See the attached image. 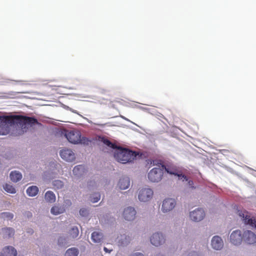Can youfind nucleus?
Returning <instances> with one entry per match:
<instances>
[{
    "label": "nucleus",
    "mask_w": 256,
    "mask_h": 256,
    "mask_svg": "<svg viewBox=\"0 0 256 256\" xmlns=\"http://www.w3.org/2000/svg\"><path fill=\"white\" fill-rule=\"evenodd\" d=\"M38 191L39 190L38 186H29L27 188L26 192L28 196L33 197L37 195V194L38 192Z\"/></svg>",
    "instance_id": "5701e85b"
},
{
    "label": "nucleus",
    "mask_w": 256,
    "mask_h": 256,
    "mask_svg": "<svg viewBox=\"0 0 256 256\" xmlns=\"http://www.w3.org/2000/svg\"><path fill=\"white\" fill-rule=\"evenodd\" d=\"M4 190L6 192H9L10 194H14L16 192V190L14 186H12L8 184H6L4 186Z\"/></svg>",
    "instance_id": "473e14b6"
},
{
    "label": "nucleus",
    "mask_w": 256,
    "mask_h": 256,
    "mask_svg": "<svg viewBox=\"0 0 256 256\" xmlns=\"http://www.w3.org/2000/svg\"><path fill=\"white\" fill-rule=\"evenodd\" d=\"M153 164L158 166L152 168L148 174V180L152 182H160L164 175L163 169L160 168L162 166L161 161H153Z\"/></svg>",
    "instance_id": "7ed1b4c3"
},
{
    "label": "nucleus",
    "mask_w": 256,
    "mask_h": 256,
    "mask_svg": "<svg viewBox=\"0 0 256 256\" xmlns=\"http://www.w3.org/2000/svg\"><path fill=\"white\" fill-rule=\"evenodd\" d=\"M154 256H166L160 252H159V253L156 254L154 255Z\"/></svg>",
    "instance_id": "a19ab883"
},
{
    "label": "nucleus",
    "mask_w": 256,
    "mask_h": 256,
    "mask_svg": "<svg viewBox=\"0 0 256 256\" xmlns=\"http://www.w3.org/2000/svg\"><path fill=\"white\" fill-rule=\"evenodd\" d=\"M104 144L108 147L114 150V151L118 148L116 144H114L113 142H112L111 141L108 139L104 140Z\"/></svg>",
    "instance_id": "2f4dec72"
},
{
    "label": "nucleus",
    "mask_w": 256,
    "mask_h": 256,
    "mask_svg": "<svg viewBox=\"0 0 256 256\" xmlns=\"http://www.w3.org/2000/svg\"><path fill=\"white\" fill-rule=\"evenodd\" d=\"M74 175L78 177H80L86 172V170L84 165L76 166L72 170Z\"/></svg>",
    "instance_id": "f3484780"
},
{
    "label": "nucleus",
    "mask_w": 256,
    "mask_h": 256,
    "mask_svg": "<svg viewBox=\"0 0 256 256\" xmlns=\"http://www.w3.org/2000/svg\"><path fill=\"white\" fill-rule=\"evenodd\" d=\"M129 256H144V255L142 252H136L131 254Z\"/></svg>",
    "instance_id": "4c0bfd02"
},
{
    "label": "nucleus",
    "mask_w": 256,
    "mask_h": 256,
    "mask_svg": "<svg viewBox=\"0 0 256 256\" xmlns=\"http://www.w3.org/2000/svg\"><path fill=\"white\" fill-rule=\"evenodd\" d=\"M69 110H70L72 112V110H74L70 108H69Z\"/></svg>",
    "instance_id": "a18cd8bd"
},
{
    "label": "nucleus",
    "mask_w": 256,
    "mask_h": 256,
    "mask_svg": "<svg viewBox=\"0 0 256 256\" xmlns=\"http://www.w3.org/2000/svg\"><path fill=\"white\" fill-rule=\"evenodd\" d=\"M69 110H70L72 112V110H74L70 108H69Z\"/></svg>",
    "instance_id": "49530a36"
},
{
    "label": "nucleus",
    "mask_w": 256,
    "mask_h": 256,
    "mask_svg": "<svg viewBox=\"0 0 256 256\" xmlns=\"http://www.w3.org/2000/svg\"><path fill=\"white\" fill-rule=\"evenodd\" d=\"M104 250L105 252L108 253H110L112 251V250L108 249L106 247H104Z\"/></svg>",
    "instance_id": "ea45409f"
},
{
    "label": "nucleus",
    "mask_w": 256,
    "mask_h": 256,
    "mask_svg": "<svg viewBox=\"0 0 256 256\" xmlns=\"http://www.w3.org/2000/svg\"><path fill=\"white\" fill-rule=\"evenodd\" d=\"M44 199L48 202L54 203L55 202L56 200V195L53 192L48 190L44 194Z\"/></svg>",
    "instance_id": "4be33fe9"
},
{
    "label": "nucleus",
    "mask_w": 256,
    "mask_h": 256,
    "mask_svg": "<svg viewBox=\"0 0 256 256\" xmlns=\"http://www.w3.org/2000/svg\"><path fill=\"white\" fill-rule=\"evenodd\" d=\"M20 92H10L8 94L10 98H14L17 96V95L20 94Z\"/></svg>",
    "instance_id": "e433bc0d"
},
{
    "label": "nucleus",
    "mask_w": 256,
    "mask_h": 256,
    "mask_svg": "<svg viewBox=\"0 0 256 256\" xmlns=\"http://www.w3.org/2000/svg\"><path fill=\"white\" fill-rule=\"evenodd\" d=\"M60 154L63 160L68 162H72L75 159L74 154L70 149L61 150Z\"/></svg>",
    "instance_id": "dca6fc26"
},
{
    "label": "nucleus",
    "mask_w": 256,
    "mask_h": 256,
    "mask_svg": "<svg viewBox=\"0 0 256 256\" xmlns=\"http://www.w3.org/2000/svg\"><path fill=\"white\" fill-rule=\"evenodd\" d=\"M28 217L32 216V214L31 212H28Z\"/></svg>",
    "instance_id": "37998d69"
},
{
    "label": "nucleus",
    "mask_w": 256,
    "mask_h": 256,
    "mask_svg": "<svg viewBox=\"0 0 256 256\" xmlns=\"http://www.w3.org/2000/svg\"><path fill=\"white\" fill-rule=\"evenodd\" d=\"M238 213L245 225L256 228V216L246 210H238Z\"/></svg>",
    "instance_id": "20e7f679"
},
{
    "label": "nucleus",
    "mask_w": 256,
    "mask_h": 256,
    "mask_svg": "<svg viewBox=\"0 0 256 256\" xmlns=\"http://www.w3.org/2000/svg\"><path fill=\"white\" fill-rule=\"evenodd\" d=\"M150 244L156 247L163 245L166 242V236L161 232H155L150 236Z\"/></svg>",
    "instance_id": "423d86ee"
},
{
    "label": "nucleus",
    "mask_w": 256,
    "mask_h": 256,
    "mask_svg": "<svg viewBox=\"0 0 256 256\" xmlns=\"http://www.w3.org/2000/svg\"><path fill=\"white\" fill-rule=\"evenodd\" d=\"M230 242L233 244L235 246L240 245L242 240H243L241 231L239 230L233 231L230 235Z\"/></svg>",
    "instance_id": "f8f14e48"
},
{
    "label": "nucleus",
    "mask_w": 256,
    "mask_h": 256,
    "mask_svg": "<svg viewBox=\"0 0 256 256\" xmlns=\"http://www.w3.org/2000/svg\"><path fill=\"white\" fill-rule=\"evenodd\" d=\"M72 112L74 113V114H78V112L76 110H72Z\"/></svg>",
    "instance_id": "79ce46f5"
},
{
    "label": "nucleus",
    "mask_w": 256,
    "mask_h": 256,
    "mask_svg": "<svg viewBox=\"0 0 256 256\" xmlns=\"http://www.w3.org/2000/svg\"><path fill=\"white\" fill-rule=\"evenodd\" d=\"M58 244L61 247L66 246L68 244L66 238L64 236H60L58 240Z\"/></svg>",
    "instance_id": "c85d7f7f"
},
{
    "label": "nucleus",
    "mask_w": 256,
    "mask_h": 256,
    "mask_svg": "<svg viewBox=\"0 0 256 256\" xmlns=\"http://www.w3.org/2000/svg\"><path fill=\"white\" fill-rule=\"evenodd\" d=\"M205 216V212L202 208H196L190 212V220L195 222H200Z\"/></svg>",
    "instance_id": "1a4fd4ad"
},
{
    "label": "nucleus",
    "mask_w": 256,
    "mask_h": 256,
    "mask_svg": "<svg viewBox=\"0 0 256 256\" xmlns=\"http://www.w3.org/2000/svg\"><path fill=\"white\" fill-rule=\"evenodd\" d=\"M186 256H204V252L202 250H191L188 252Z\"/></svg>",
    "instance_id": "cd10ccee"
},
{
    "label": "nucleus",
    "mask_w": 256,
    "mask_h": 256,
    "mask_svg": "<svg viewBox=\"0 0 256 256\" xmlns=\"http://www.w3.org/2000/svg\"><path fill=\"white\" fill-rule=\"evenodd\" d=\"M210 246L214 250H220L224 246V240L220 236H214L212 238Z\"/></svg>",
    "instance_id": "9b49d317"
},
{
    "label": "nucleus",
    "mask_w": 256,
    "mask_h": 256,
    "mask_svg": "<svg viewBox=\"0 0 256 256\" xmlns=\"http://www.w3.org/2000/svg\"><path fill=\"white\" fill-rule=\"evenodd\" d=\"M243 240L248 244L256 243V234L250 230H245L242 235Z\"/></svg>",
    "instance_id": "ddd939ff"
},
{
    "label": "nucleus",
    "mask_w": 256,
    "mask_h": 256,
    "mask_svg": "<svg viewBox=\"0 0 256 256\" xmlns=\"http://www.w3.org/2000/svg\"><path fill=\"white\" fill-rule=\"evenodd\" d=\"M124 119L126 120H128V121H130V120H128V118H126L124 116H122Z\"/></svg>",
    "instance_id": "c03bdc74"
},
{
    "label": "nucleus",
    "mask_w": 256,
    "mask_h": 256,
    "mask_svg": "<svg viewBox=\"0 0 256 256\" xmlns=\"http://www.w3.org/2000/svg\"><path fill=\"white\" fill-rule=\"evenodd\" d=\"M117 238L118 246L122 247L128 246L132 240V236L126 234H120Z\"/></svg>",
    "instance_id": "2eb2a0df"
},
{
    "label": "nucleus",
    "mask_w": 256,
    "mask_h": 256,
    "mask_svg": "<svg viewBox=\"0 0 256 256\" xmlns=\"http://www.w3.org/2000/svg\"><path fill=\"white\" fill-rule=\"evenodd\" d=\"M176 202L172 198H166L164 200L162 206V210L163 212L166 213L171 211L176 206Z\"/></svg>",
    "instance_id": "9d476101"
},
{
    "label": "nucleus",
    "mask_w": 256,
    "mask_h": 256,
    "mask_svg": "<svg viewBox=\"0 0 256 256\" xmlns=\"http://www.w3.org/2000/svg\"><path fill=\"white\" fill-rule=\"evenodd\" d=\"M103 236L102 233L99 232H94L91 235V239L94 242L96 243L100 242Z\"/></svg>",
    "instance_id": "b1692460"
},
{
    "label": "nucleus",
    "mask_w": 256,
    "mask_h": 256,
    "mask_svg": "<svg viewBox=\"0 0 256 256\" xmlns=\"http://www.w3.org/2000/svg\"><path fill=\"white\" fill-rule=\"evenodd\" d=\"M69 234L72 238H76L79 234V230L77 226H74L69 230Z\"/></svg>",
    "instance_id": "bb28decb"
},
{
    "label": "nucleus",
    "mask_w": 256,
    "mask_h": 256,
    "mask_svg": "<svg viewBox=\"0 0 256 256\" xmlns=\"http://www.w3.org/2000/svg\"><path fill=\"white\" fill-rule=\"evenodd\" d=\"M162 167L163 170H164L168 174L177 176L179 180H188V176L180 172L175 166H166L162 164Z\"/></svg>",
    "instance_id": "39448f33"
},
{
    "label": "nucleus",
    "mask_w": 256,
    "mask_h": 256,
    "mask_svg": "<svg viewBox=\"0 0 256 256\" xmlns=\"http://www.w3.org/2000/svg\"><path fill=\"white\" fill-rule=\"evenodd\" d=\"M64 211V207L62 206L55 205L50 209V212L55 216L62 214Z\"/></svg>",
    "instance_id": "412c9836"
},
{
    "label": "nucleus",
    "mask_w": 256,
    "mask_h": 256,
    "mask_svg": "<svg viewBox=\"0 0 256 256\" xmlns=\"http://www.w3.org/2000/svg\"><path fill=\"white\" fill-rule=\"evenodd\" d=\"M153 191L150 188H142L139 190L138 192V198L140 201L146 202L149 201L153 196Z\"/></svg>",
    "instance_id": "0eeeda50"
},
{
    "label": "nucleus",
    "mask_w": 256,
    "mask_h": 256,
    "mask_svg": "<svg viewBox=\"0 0 256 256\" xmlns=\"http://www.w3.org/2000/svg\"><path fill=\"white\" fill-rule=\"evenodd\" d=\"M136 214V212L134 208L128 206L124 209L123 216L126 220L132 221L135 218Z\"/></svg>",
    "instance_id": "4468645a"
},
{
    "label": "nucleus",
    "mask_w": 256,
    "mask_h": 256,
    "mask_svg": "<svg viewBox=\"0 0 256 256\" xmlns=\"http://www.w3.org/2000/svg\"><path fill=\"white\" fill-rule=\"evenodd\" d=\"M90 142V140H89L88 138L85 136H82L80 134V140H78V144H83L84 145H88Z\"/></svg>",
    "instance_id": "f704fd0d"
},
{
    "label": "nucleus",
    "mask_w": 256,
    "mask_h": 256,
    "mask_svg": "<svg viewBox=\"0 0 256 256\" xmlns=\"http://www.w3.org/2000/svg\"><path fill=\"white\" fill-rule=\"evenodd\" d=\"M65 136L69 142L78 144L80 136V132L78 130H70L66 132Z\"/></svg>",
    "instance_id": "6e6552de"
},
{
    "label": "nucleus",
    "mask_w": 256,
    "mask_h": 256,
    "mask_svg": "<svg viewBox=\"0 0 256 256\" xmlns=\"http://www.w3.org/2000/svg\"><path fill=\"white\" fill-rule=\"evenodd\" d=\"M79 212L80 214L82 216H86L88 214V211L85 208H80Z\"/></svg>",
    "instance_id": "c9c22d12"
},
{
    "label": "nucleus",
    "mask_w": 256,
    "mask_h": 256,
    "mask_svg": "<svg viewBox=\"0 0 256 256\" xmlns=\"http://www.w3.org/2000/svg\"><path fill=\"white\" fill-rule=\"evenodd\" d=\"M69 108H70V107L68 106H66V109L68 110H69Z\"/></svg>",
    "instance_id": "de8ad7c7"
},
{
    "label": "nucleus",
    "mask_w": 256,
    "mask_h": 256,
    "mask_svg": "<svg viewBox=\"0 0 256 256\" xmlns=\"http://www.w3.org/2000/svg\"><path fill=\"white\" fill-rule=\"evenodd\" d=\"M118 186L120 190H126L130 186V179L128 177H122L120 179Z\"/></svg>",
    "instance_id": "a211bd4d"
},
{
    "label": "nucleus",
    "mask_w": 256,
    "mask_h": 256,
    "mask_svg": "<svg viewBox=\"0 0 256 256\" xmlns=\"http://www.w3.org/2000/svg\"><path fill=\"white\" fill-rule=\"evenodd\" d=\"M0 256H4L3 254L0 252Z\"/></svg>",
    "instance_id": "09e8293b"
},
{
    "label": "nucleus",
    "mask_w": 256,
    "mask_h": 256,
    "mask_svg": "<svg viewBox=\"0 0 256 256\" xmlns=\"http://www.w3.org/2000/svg\"><path fill=\"white\" fill-rule=\"evenodd\" d=\"M79 254L78 250L76 248H68L66 252L65 256H78Z\"/></svg>",
    "instance_id": "a878e982"
},
{
    "label": "nucleus",
    "mask_w": 256,
    "mask_h": 256,
    "mask_svg": "<svg viewBox=\"0 0 256 256\" xmlns=\"http://www.w3.org/2000/svg\"><path fill=\"white\" fill-rule=\"evenodd\" d=\"M2 217L7 220H11L14 218L13 214L10 212H3L1 214Z\"/></svg>",
    "instance_id": "72a5a7b5"
},
{
    "label": "nucleus",
    "mask_w": 256,
    "mask_h": 256,
    "mask_svg": "<svg viewBox=\"0 0 256 256\" xmlns=\"http://www.w3.org/2000/svg\"><path fill=\"white\" fill-rule=\"evenodd\" d=\"M4 256H17L16 250L12 246H6L3 249Z\"/></svg>",
    "instance_id": "6ab92c4d"
},
{
    "label": "nucleus",
    "mask_w": 256,
    "mask_h": 256,
    "mask_svg": "<svg viewBox=\"0 0 256 256\" xmlns=\"http://www.w3.org/2000/svg\"><path fill=\"white\" fill-rule=\"evenodd\" d=\"M4 237V238H10L12 237L14 233V230L12 228H5L2 230Z\"/></svg>",
    "instance_id": "393cba45"
},
{
    "label": "nucleus",
    "mask_w": 256,
    "mask_h": 256,
    "mask_svg": "<svg viewBox=\"0 0 256 256\" xmlns=\"http://www.w3.org/2000/svg\"><path fill=\"white\" fill-rule=\"evenodd\" d=\"M10 178L12 182H17L22 178V174L19 171L13 170L10 172Z\"/></svg>",
    "instance_id": "aec40b11"
},
{
    "label": "nucleus",
    "mask_w": 256,
    "mask_h": 256,
    "mask_svg": "<svg viewBox=\"0 0 256 256\" xmlns=\"http://www.w3.org/2000/svg\"><path fill=\"white\" fill-rule=\"evenodd\" d=\"M37 124L38 120L34 117L0 118V136H4L8 134L11 128L20 130L24 132Z\"/></svg>",
    "instance_id": "f257e3e1"
},
{
    "label": "nucleus",
    "mask_w": 256,
    "mask_h": 256,
    "mask_svg": "<svg viewBox=\"0 0 256 256\" xmlns=\"http://www.w3.org/2000/svg\"><path fill=\"white\" fill-rule=\"evenodd\" d=\"M114 157L118 162L126 164L132 162L136 158V153L126 148L118 147L114 152Z\"/></svg>",
    "instance_id": "f03ea898"
},
{
    "label": "nucleus",
    "mask_w": 256,
    "mask_h": 256,
    "mask_svg": "<svg viewBox=\"0 0 256 256\" xmlns=\"http://www.w3.org/2000/svg\"><path fill=\"white\" fill-rule=\"evenodd\" d=\"M90 198L92 202H97L100 198V194L99 192L94 193L91 194Z\"/></svg>",
    "instance_id": "7c9ffc66"
},
{
    "label": "nucleus",
    "mask_w": 256,
    "mask_h": 256,
    "mask_svg": "<svg viewBox=\"0 0 256 256\" xmlns=\"http://www.w3.org/2000/svg\"><path fill=\"white\" fill-rule=\"evenodd\" d=\"M186 182H188V184L190 187H193L192 185L194 184L193 182L191 180H190L188 178V180H185Z\"/></svg>",
    "instance_id": "58836bf2"
},
{
    "label": "nucleus",
    "mask_w": 256,
    "mask_h": 256,
    "mask_svg": "<svg viewBox=\"0 0 256 256\" xmlns=\"http://www.w3.org/2000/svg\"><path fill=\"white\" fill-rule=\"evenodd\" d=\"M52 184L54 187L56 189H61L64 186V182L62 180H58L52 181Z\"/></svg>",
    "instance_id": "c756f323"
}]
</instances>
